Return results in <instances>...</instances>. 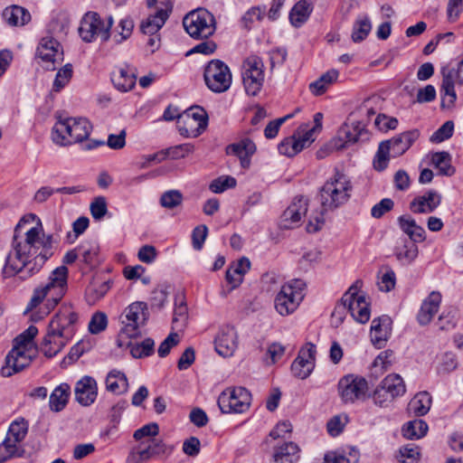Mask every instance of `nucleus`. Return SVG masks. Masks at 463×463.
Instances as JSON below:
<instances>
[{"instance_id": "37", "label": "nucleus", "mask_w": 463, "mask_h": 463, "mask_svg": "<svg viewBox=\"0 0 463 463\" xmlns=\"http://www.w3.org/2000/svg\"><path fill=\"white\" fill-rule=\"evenodd\" d=\"M167 18L168 12L161 8L154 15L148 16L146 21L142 22L140 29L143 33L153 35L162 28Z\"/></svg>"}, {"instance_id": "41", "label": "nucleus", "mask_w": 463, "mask_h": 463, "mask_svg": "<svg viewBox=\"0 0 463 463\" xmlns=\"http://www.w3.org/2000/svg\"><path fill=\"white\" fill-rule=\"evenodd\" d=\"M372 30L371 21L366 14L359 15L353 25L351 34L354 43H360L364 41Z\"/></svg>"}, {"instance_id": "26", "label": "nucleus", "mask_w": 463, "mask_h": 463, "mask_svg": "<svg viewBox=\"0 0 463 463\" xmlns=\"http://www.w3.org/2000/svg\"><path fill=\"white\" fill-rule=\"evenodd\" d=\"M441 299L442 297L439 291H431L422 301L417 314V320L420 325L426 326L431 322L439 309Z\"/></svg>"}, {"instance_id": "47", "label": "nucleus", "mask_w": 463, "mask_h": 463, "mask_svg": "<svg viewBox=\"0 0 463 463\" xmlns=\"http://www.w3.org/2000/svg\"><path fill=\"white\" fill-rule=\"evenodd\" d=\"M394 362V354L392 350H384L381 352L373 363V368L375 373L382 374L391 368Z\"/></svg>"}, {"instance_id": "16", "label": "nucleus", "mask_w": 463, "mask_h": 463, "mask_svg": "<svg viewBox=\"0 0 463 463\" xmlns=\"http://www.w3.org/2000/svg\"><path fill=\"white\" fill-rule=\"evenodd\" d=\"M370 138V133L365 125L361 121H354L352 124L345 123L338 130L336 137L333 138L330 147L340 150L345 146L359 141H366Z\"/></svg>"}, {"instance_id": "44", "label": "nucleus", "mask_w": 463, "mask_h": 463, "mask_svg": "<svg viewBox=\"0 0 463 463\" xmlns=\"http://www.w3.org/2000/svg\"><path fill=\"white\" fill-rule=\"evenodd\" d=\"M309 14V4L307 1H299L292 8L289 14V20L294 26L298 27L307 20Z\"/></svg>"}, {"instance_id": "11", "label": "nucleus", "mask_w": 463, "mask_h": 463, "mask_svg": "<svg viewBox=\"0 0 463 463\" xmlns=\"http://www.w3.org/2000/svg\"><path fill=\"white\" fill-rule=\"evenodd\" d=\"M112 25L111 16L104 20L98 13L88 12L81 18L78 31L80 37L85 43H92L98 38L101 42H107L109 39Z\"/></svg>"}, {"instance_id": "53", "label": "nucleus", "mask_w": 463, "mask_h": 463, "mask_svg": "<svg viewBox=\"0 0 463 463\" xmlns=\"http://www.w3.org/2000/svg\"><path fill=\"white\" fill-rule=\"evenodd\" d=\"M114 87H135L136 75L133 72L121 69L111 77Z\"/></svg>"}, {"instance_id": "3", "label": "nucleus", "mask_w": 463, "mask_h": 463, "mask_svg": "<svg viewBox=\"0 0 463 463\" xmlns=\"http://www.w3.org/2000/svg\"><path fill=\"white\" fill-rule=\"evenodd\" d=\"M79 314L71 303H63L49 322L41 344V352L48 358L59 354L73 338Z\"/></svg>"}, {"instance_id": "58", "label": "nucleus", "mask_w": 463, "mask_h": 463, "mask_svg": "<svg viewBox=\"0 0 463 463\" xmlns=\"http://www.w3.org/2000/svg\"><path fill=\"white\" fill-rule=\"evenodd\" d=\"M90 210L95 220H101L108 213L106 198L103 196L94 198L90 205Z\"/></svg>"}, {"instance_id": "12", "label": "nucleus", "mask_w": 463, "mask_h": 463, "mask_svg": "<svg viewBox=\"0 0 463 463\" xmlns=\"http://www.w3.org/2000/svg\"><path fill=\"white\" fill-rule=\"evenodd\" d=\"M306 283L301 279H292L284 284L275 298V308L281 316L295 312L305 296Z\"/></svg>"}, {"instance_id": "14", "label": "nucleus", "mask_w": 463, "mask_h": 463, "mask_svg": "<svg viewBox=\"0 0 463 463\" xmlns=\"http://www.w3.org/2000/svg\"><path fill=\"white\" fill-rule=\"evenodd\" d=\"M208 126V115L200 106H193L185 109L177 120V128L184 137H197Z\"/></svg>"}, {"instance_id": "28", "label": "nucleus", "mask_w": 463, "mask_h": 463, "mask_svg": "<svg viewBox=\"0 0 463 463\" xmlns=\"http://www.w3.org/2000/svg\"><path fill=\"white\" fill-rule=\"evenodd\" d=\"M312 142L304 134L298 133V128L288 137L284 138L279 145L278 150L280 155L291 157L308 146Z\"/></svg>"}, {"instance_id": "25", "label": "nucleus", "mask_w": 463, "mask_h": 463, "mask_svg": "<svg viewBox=\"0 0 463 463\" xmlns=\"http://www.w3.org/2000/svg\"><path fill=\"white\" fill-rule=\"evenodd\" d=\"M392 333V319L388 316L374 318L371 326V341L377 348L385 345Z\"/></svg>"}, {"instance_id": "46", "label": "nucleus", "mask_w": 463, "mask_h": 463, "mask_svg": "<svg viewBox=\"0 0 463 463\" xmlns=\"http://www.w3.org/2000/svg\"><path fill=\"white\" fill-rule=\"evenodd\" d=\"M432 165L444 175H451L454 168L450 165V156L447 152H437L431 156Z\"/></svg>"}, {"instance_id": "6", "label": "nucleus", "mask_w": 463, "mask_h": 463, "mask_svg": "<svg viewBox=\"0 0 463 463\" xmlns=\"http://www.w3.org/2000/svg\"><path fill=\"white\" fill-rule=\"evenodd\" d=\"M68 269L61 265L54 269L47 280L36 287L27 304L24 313L33 311L45 301L46 310L43 316L33 315V320H40L50 313L61 300L67 291Z\"/></svg>"}, {"instance_id": "29", "label": "nucleus", "mask_w": 463, "mask_h": 463, "mask_svg": "<svg viewBox=\"0 0 463 463\" xmlns=\"http://www.w3.org/2000/svg\"><path fill=\"white\" fill-rule=\"evenodd\" d=\"M440 194L436 191L430 190L414 198L410 204V208L415 213H430L440 204Z\"/></svg>"}, {"instance_id": "62", "label": "nucleus", "mask_w": 463, "mask_h": 463, "mask_svg": "<svg viewBox=\"0 0 463 463\" xmlns=\"http://www.w3.org/2000/svg\"><path fill=\"white\" fill-rule=\"evenodd\" d=\"M373 399L374 404L382 408L388 407L390 403L394 400V398H392V396L389 394L381 384L375 388L373 394Z\"/></svg>"}, {"instance_id": "64", "label": "nucleus", "mask_w": 463, "mask_h": 463, "mask_svg": "<svg viewBox=\"0 0 463 463\" xmlns=\"http://www.w3.org/2000/svg\"><path fill=\"white\" fill-rule=\"evenodd\" d=\"M180 342V336L177 333H171L160 344L157 353L160 357H165L170 350L178 345Z\"/></svg>"}, {"instance_id": "36", "label": "nucleus", "mask_w": 463, "mask_h": 463, "mask_svg": "<svg viewBox=\"0 0 463 463\" xmlns=\"http://www.w3.org/2000/svg\"><path fill=\"white\" fill-rule=\"evenodd\" d=\"M398 223L401 230L409 236V240L420 242L425 240V230L412 217L402 215L398 218Z\"/></svg>"}, {"instance_id": "45", "label": "nucleus", "mask_w": 463, "mask_h": 463, "mask_svg": "<svg viewBox=\"0 0 463 463\" xmlns=\"http://www.w3.org/2000/svg\"><path fill=\"white\" fill-rule=\"evenodd\" d=\"M443 82L441 87H455L463 85V60L458 63V69H442Z\"/></svg>"}, {"instance_id": "61", "label": "nucleus", "mask_w": 463, "mask_h": 463, "mask_svg": "<svg viewBox=\"0 0 463 463\" xmlns=\"http://www.w3.org/2000/svg\"><path fill=\"white\" fill-rule=\"evenodd\" d=\"M107 324V316L102 312H96L89 323V330L91 334H99L105 330Z\"/></svg>"}, {"instance_id": "54", "label": "nucleus", "mask_w": 463, "mask_h": 463, "mask_svg": "<svg viewBox=\"0 0 463 463\" xmlns=\"http://www.w3.org/2000/svg\"><path fill=\"white\" fill-rule=\"evenodd\" d=\"M323 114L317 112L314 115V126L310 127L309 124H302L298 127V133L304 134L309 137V140L313 142L315 140L314 135L322 129Z\"/></svg>"}, {"instance_id": "31", "label": "nucleus", "mask_w": 463, "mask_h": 463, "mask_svg": "<svg viewBox=\"0 0 463 463\" xmlns=\"http://www.w3.org/2000/svg\"><path fill=\"white\" fill-rule=\"evenodd\" d=\"M360 458L359 450L351 446L338 448L325 454V463H357Z\"/></svg>"}, {"instance_id": "8", "label": "nucleus", "mask_w": 463, "mask_h": 463, "mask_svg": "<svg viewBox=\"0 0 463 463\" xmlns=\"http://www.w3.org/2000/svg\"><path fill=\"white\" fill-rule=\"evenodd\" d=\"M420 137L417 129L402 132L389 140L380 143L373 159V167L377 171L384 170L389 162V155L393 157L404 154L413 143Z\"/></svg>"}, {"instance_id": "52", "label": "nucleus", "mask_w": 463, "mask_h": 463, "mask_svg": "<svg viewBox=\"0 0 463 463\" xmlns=\"http://www.w3.org/2000/svg\"><path fill=\"white\" fill-rule=\"evenodd\" d=\"M155 342L152 338H146L141 343L131 346L130 353L135 358H142L151 355L155 351Z\"/></svg>"}, {"instance_id": "57", "label": "nucleus", "mask_w": 463, "mask_h": 463, "mask_svg": "<svg viewBox=\"0 0 463 463\" xmlns=\"http://www.w3.org/2000/svg\"><path fill=\"white\" fill-rule=\"evenodd\" d=\"M188 319V309L184 302L175 304L173 317V324L175 328L182 329L186 326Z\"/></svg>"}, {"instance_id": "4", "label": "nucleus", "mask_w": 463, "mask_h": 463, "mask_svg": "<svg viewBox=\"0 0 463 463\" xmlns=\"http://www.w3.org/2000/svg\"><path fill=\"white\" fill-rule=\"evenodd\" d=\"M351 192L352 184L349 178L336 171L321 187L319 191L321 211L310 216L307 231L308 232L319 231L325 222V213L345 203L351 197Z\"/></svg>"}, {"instance_id": "5", "label": "nucleus", "mask_w": 463, "mask_h": 463, "mask_svg": "<svg viewBox=\"0 0 463 463\" xmlns=\"http://www.w3.org/2000/svg\"><path fill=\"white\" fill-rule=\"evenodd\" d=\"M68 269L61 265L54 269L47 280L36 287L27 304L24 313L33 311L45 301L46 310L43 316L33 315V320H40L50 313L61 300L67 291Z\"/></svg>"}, {"instance_id": "2", "label": "nucleus", "mask_w": 463, "mask_h": 463, "mask_svg": "<svg viewBox=\"0 0 463 463\" xmlns=\"http://www.w3.org/2000/svg\"><path fill=\"white\" fill-rule=\"evenodd\" d=\"M79 314L71 303H63L49 322L41 344V352L48 358L59 354L73 338Z\"/></svg>"}, {"instance_id": "24", "label": "nucleus", "mask_w": 463, "mask_h": 463, "mask_svg": "<svg viewBox=\"0 0 463 463\" xmlns=\"http://www.w3.org/2000/svg\"><path fill=\"white\" fill-rule=\"evenodd\" d=\"M75 399L82 406L92 404L98 395L97 382L90 376H83L76 383Z\"/></svg>"}, {"instance_id": "7", "label": "nucleus", "mask_w": 463, "mask_h": 463, "mask_svg": "<svg viewBox=\"0 0 463 463\" xmlns=\"http://www.w3.org/2000/svg\"><path fill=\"white\" fill-rule=\"evenodd\" d=\"M56 118L52 137L57 145L67 146L82 142L89 137L92 127L87 118H63L61 115H57Z\"/></svg>"}, {"instance_id": "32", "label": "nucleus", "mask_w": 463, "mask_h": 463, "mask_svg": "<svg viewBox=\"0 0 463 463\" xmlns=\"http://www.w3.org/2000/svg\"><path fill=\"white\" fill-rule=\"evenodd\" d=\"M143 444L144 443H141L137 448V454L138 456V459L141 461L148 460L155 456H169L174 450L173 445H167L162 440H153L150 444L145 447H143Z\"/></svg>"}, {"instance_id": "10", "label": "nucleus", "mask_w": 463, "mask_h": 463, "mask_svg": "<svg viewBox=\"0 0 463 463\" xmlns=\"http://www.w3.org/2000/svg\"><path fill=\"white\" fill-rule=\"evenodd\" d=\"M362 284L361 280H356L349 287L336 305V312L338 309L346 308L355 321L365 324L370 319L371 310L365 295L360 292Z\"/></svg>"}, {"instance_id": "40", "label": "nucleus", "mask_w": 463, "mask_h": 463, "mask_svg": "<svg viewBox=\"0 0 463 463\" xmlns=\"http://www.w3.org/2000/svg\"><path fill=\"white\" fill-rule=\"evenodd\" d=\"M431 396L427 392L417 393L409 402V410L418 416L425 415L430 409Z\"/></svg>"}, {"instance_id": "30", "label": "nucleus", "mask_w": 463, "mask_h": 463, "mask_svg": "<svg viewBox=\"0 0 463 463\" xmlns=\"http://www.w3.org/2000/svg\"><path fill=\"white\" fill-rule=\"evenodd\" d=\"M300 449L293 441L277 444L273 447V463H296L300 458Z\"/></svg>"}, {"instance_id": "48", "label": "nucleus", "mask_w": 463, "mask_h": 463, "mask_svg": "<svg viewBox=\"0 0 463 463\" xmlns=\"http://www.w3.org/2000/svg\"><path fill=\"white\" fill-rule=\"evenodd\" d=\"M184 196L179 190H168L160 196L159 203L165 209H175L183 203Z\"/></svg>"}, {"instance_id": "20", "label": "nucleus", "mask_w": 463, "mask_h": 463, "mask_svg": "<svg viewBox=\"0 0 463 463\" xmlns=\"http://www.w3.org/2000/svg\"><path fill=\"white\" fill-rule=\"evenodd\" d=\"M203 77L207 87H231L232 84L231 71L221 60L211 61L205 67Z\"/></svg>"}, {"instance_id": "15", "label": "nucleus", "mask_w": 463, "mask_h": 463, "mask_svg": "<svg viewBox=\"0 0 463 463\" xmlns=\"http://www.w3.org/2000/svg\"><path fill=\"white\" fill-rule=\"evenodd\" d=\"M251 395L244 387L225 389L218 397V406L222 413H243L250 405Z\"/></svg>"}, {"instance_id": "21", "label": "nucleus", "mask_w": 463, "mask_h": 463, "mask_svg": "<svg viewBox=\"0 0 463 463\" xmlns=\"http://www.w3.org/2000/svg\"><path fill=\"white\" fill-rule=\"evenodd\" d=\"M307 212V199L304 196L296 197L282 213L279 222L280 228L288 230L298 227Z\"/></svg>"}, {"instance_id": "51", "label": "nucleus", "mask_w": 463, "mask_h": 463, "mask_svg": "<svg viewBox=\"0 0 463 463\" xmlns=\"http://www.w3.org/2000/svg\"><path fill=\"white\" fill-rule=\"evenodd\" d=\"M23 452L24 450L20 446L14 445L9 439H5L0 444V463H4L12 458L21 457Z\"/></svg>"}, {"instance_id": "19", "label": "nucleus", "mask_w": 463, "mask_h": 463, "mask_svg": "<svg viewBox=\"0 0 463 463\" xmlns=\"http://www.w3.org/2000/svg\"><path fill=\"white\" fill-rule=\"evenodd\" d=\"M31 362L32 355L29 349L14 345L5 358V365L2 367L1 374L4 377H10L29 366Z\"/></svg>"}, {"instance_id": "9", "label": "nucleus", "mask_w": 463, "mask_h": 463, "mask_svg": "<svg viewBox=\"0 0 463 463\" xmlns=\"http://www.w3.org/2000/svg\"><path fill=\"white\" fill-rule=\"evenodd\" d=\"M147 304L143 301H136L128 305L119 317L120 329L118 336L120 339L137 338L141 335V327L148 319Z\"/></svg>"}, {"instance_id": "43", "label": "nucleus", "mask_w": 463, "mask_h": 463, "mask_svg": "<svg viewBox=\"0 0 463 463\" xmlns=\"http://www.w3.org/2000/svg\"><path fill=\"white\" fill-rule=\"evenodd\" d=\"M428 429L423 420H413L402 427V434L409 439H419L426 435Z\"/></svg>"}, {"instance_id": "55", "label": "nucleus", "mask_w": 463, "mask_h": 463, "mask_svg": "<svg viewBox=\"0 0 463 463\" xmlns=\"http://www.w3.org/2000/svg\"><path fill=\"white\" fill-rule=\"evenodd\" d=\"M398 119L393 117H389L385 114H378L373 121L374 127L382 132L396 129L398 127Z\"/></svg>"}, {"instance_id": "34", "label": "nucleus", "mask_w": 463, "mask_h": 463, "mask_svg": "<svg viewBox=\"0 0 463 463\" xmlns=\"http://www.w3.org/2000/svg\"><path fill=\"white\" fill-rule=\"evenodd\" d=\"M417 242L404 238L395 246L394 256L402 265L411 264L418 257Z\"/></svg>"}, {"instance_id": "38", "label": "nucleus", "mask_w": 463, "mask_h": 463, "mask_svg": "<svg viewBox=\"0 0 463 463\" xmlns=\"http://www.w3.org/2000/svg\"><path fill=\"white\" fill-rule=\"evenodd\" d=\"M3 16L7 24L12 26H22L31 20L30 13L25 8L18 5L5 8Z\"/></svg>"}, {"instance_id": "27", "label": "nucleus", "mask_w": 463, "mask_h": 463, "mask_svg": "<svg viewBox=\"0 0 463 463\" xmlns=\"http://www.w3.org/2000/svg\"><path fill=\"white\" fill-rule=\"evenodd\" d=\"M36 55L46 62H55L62 60V51L60 43L52 36L43 37L40 41Z\"/></svg>"}, {"instance_id": "17", "label": "nucleus", "mask_w": 463, "mask_h": 463, "mask_svg": "<svg viewBox=\"0 0 463 463\" xmlns=\"http://www.w3.org/2000/svg\"><path fill=\"white\" fill-rule=\"evenodd\" d=\"M368 383L361 376L348 374L340 379L338 392L342 401L345 403H354L358 400L367 398Z\"/></svg>"}, {"instance_id": "39", "label": "nucleus", "mask_w": 463, "mask_h": 463, "mask_svg": "<svg viewBox=\"0 0 463 463\" xmlns=\"http://www.w3.org/2000/svg\"><path fill=\"white\" fill-rule=\"evenodd\" d=\"M106 388L116 394L126 392L128 388L127 376L118 370H111L106 378Z\"/></svg>"}, {"instance_id": "42", "label": "nucleus", "mask_w": 463, "mask_h": 463, "mask_svg": "<svg viewBox=\"0 0 463 463\" xmlns=\"http://www.w3.org/2000/svg\"><path fill=\"white\" fill-rule=\"evenodd\" d=\"M380 384L394 399L403 395L406 391L403 379L399 374L387 375Z\"/></svg>"}, {"instance_id": "59", "label": "nucleus", "mask_w": 463, "mask_h": 463, "mask_svg": "<svg viewBox=\"0 0 463 463\" xmlns=\"http://www.w3.org/2000/svg\"><path fill=\"white\" fill-rule=\"evenodd\" d=\"M454 123L450 120L446 121L440 128H439L430 137V141L434 143H440L453 135Z\"/></svg>"}, {"instance_id": "49", "label": "nucleus", "mask_w": 463, "mask_h": 463, "mask_svg": "<svg viewBox=\"0 0 463 463\" xmlns=\"http://www.w3.org/2000/svg\"><path fill=\"white\" fill-rule=\"evenodd\" d=\"M80 257L82 260L90 266L98 264L99 246L95 243L82 244L78 248Z\"/></svg>"}, {"instance_id": "60", "label": "nucleus", "mask_w": 463, "mask_h": 463, "mask_svg": "<svg viewBox=\"0 0 463 463\" xmlns=\"http://www.w3.org/2000/svg\"><path fill=\"white\" fill-rule=\"evenodd\" d=\"M294 115L295 113H290L269 122L264 129L265 137L269 139L274 138L278 135L281 125L284 124L287 120L292 118Z\"/></svg>"}, {"instance_id": "18", "label": "nucleus", "mask_w": 463, "mask_h": 463, "mask_svg": "<svg viewBox=\"0 0 463 463\" xmlns=\"http://www.w3.org/2000/svg\"><path fill=\"white\" fill-rule=\"evenodd\" d=\"M316 345L307 343L303 346L291 364V372L299 379L307 378L315 368Z\"/></svg>"}, {"instance_id": "1", "label": "nucleus", "mask_w": 463, "mask_h": 463, "mask_svg": "<svg viewBox=\"0 0 463 463\" xmlns=\"http://www.w3.org/2000/svg\"><path fill=\"white\" fill-rule=\"evenodd\" d=\"M26 224L24 217L15 226L12 249L3 269L5 278L23 272L31 277L53 255V236L46 235L41 223L29 228H25Z\"/></svg>"}, {"instance_id": "56", "label": "nucleus", "mask_w": 463, "mask_h": 463, "mask_svg": "<svg viewBox=\"0 0 463 463\" xmlns=\"http://www.w3.org/2000/svg\"><path fill=\"white\" fill-rule=\"evenodd\" d=\"M236 179L230 175L220 176L214 179L210 184V190L213 193L220 194L227 190L228 188H233L236 186Z\"/></svg>"}, {"instance_id": "33", "label": "nucleus", "mask_w": 463, "mask_h": 463, "mask_svg": "<svg viewBox=\"0 0 463 463\" xmlns=\"http://www.w3.org/2000/svg\"><path fill=\"white\" fill-rule=\"evenodd\" d=\"M256 146L250 139H243L239 143L232 144L227 146L226 153L234 155L240 158L241 165L243 168L250 166V156L255 153Z\"/></svg>"}, {"instance_id": "63", "label": "nucleus", "mask_w": 463, "mask_h": 463, "mask_svg": "<svg viewBox=\"0 0 463 463\" xmlns=\"http://www.w3.org/2000/svg\"><path fill=\"white\" fill-rule=\"evenodd\" d=\"M396 283V276L392 269H387L386 271L380 277L378 286L381 291L389 292L394 288Z\"/></svg>"}, {"instance_id": "50", "label": "nucleus", "mask_w": 463, "mask_h": 463, "mask_svg": "<svg viewBox=\"0 0 463 463\" xmlns=\"http://www.w3.org/2000/svg\"><path fill=\"white\" fill-rule=\"evenodd\" d=\"M27 433V427L24 422L14 421L6 433L5 439H9L11 443L18 445L25 438Z\"/></svg>"}, {"instance_id": "23", "label": "nucleus", "mask_w": 463, "mask_h": 463, "mask_svg": "<svg viewBox=\"0 0 463 463\" xmlns=\"http://www.w3.org/2000/svg\"><path fill=\"white\" fill-rule=\"evenodd\" d=\"M216 352L222 357H231L238 347V335L233 326H222L214 339Z\"/></svg>"}, {"instance_id": "13", "label": "nucleus", "mask_w": 463, "mask_h": 463, "mask_svg": "<svg viewBox=\"0 0 463 463\" xmlns=\"http://www.w3.org/2000/svg\"><path fill=\"white\" fill-rule=\"evenodd\" d=\"M186 33L194 39H208L215 30V18L205 9H197L187 14L183 19Z\"/></svg>"}, {"instance_id": "35", "label": "nucleus", "mask_w": 463, "mask_h": 463, "mask_svg": "<svg viewBox=\"0 0 463 463\" xmlns=\"http://www.w3.org/2000/svg\"><path fill=\"white\" fill-rule=\"evenodd\" d=\"M71 396V386L62 383L55 387L49 398V407L52 411H61L67 405Z\"/></svg>"}, {"instance_id": "22", "label": "nucleus", "mask_w": 463, "mask_h": 463, "mask_svg": "<svg viewBox=\"0 0 463 463\" xmlns=\"http://www.w3.org/2000/svg\"><path fill=\"white\" fill-rule=\"evenodd\" d=\"M241 79L244 87L258 85L264 82V65L258 56H250L241 65Z\"/></svg>"}]
</instances>
